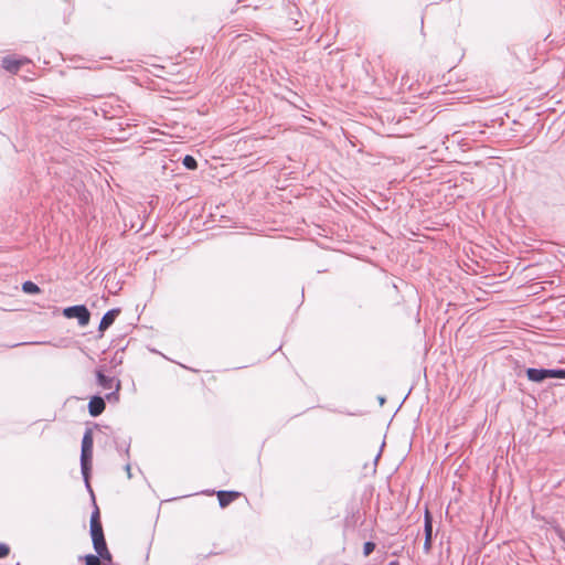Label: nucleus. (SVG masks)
I'll list each match as a JSON object with an SVG mask.
<instances>
[{"label":"nucleus","mask_w":565,"mask_h":565,"mask_svg":"<svg viewBox=\"0 0 565 565\" xmlns=\"http://www.w3.org/2000/svg\"><path fill=\"white\" fill-rule=\"evenodd\" d=\"M93 447H94V438L93 431L87 429L82 439V454H81V466L82 471L85 476H87L93 458Z\"/></svg>","instance_id":"nucleus-1"},{"label":"nucleus","mask_w":565,"mask_h":565,"mask_svg":"<svg viewBox=\"0 0 565 565\" xmlns=\"http://www.w3.org/2000/svg\"><path fill=\"white\" fill-rule=\"evenodd\" d=\"M90 535L95 550L107 545L104 536L103 525L100 522V512L98 508L95 509L90 516Z\"/></svg>","instance_id":"nucleus-2"},{"label":"nucleus","mask_w":565,"mask_h":565,"mask_svg":"<svg viewBox=\"0 0 565 565\" xmlns=\"http://www.w3.org/2000/svg\"><path fill=\"white\" fill-rule=\"evenodd\" d=\"M63 315L68 319L76 318L82 327L87 326L90 319L88 309L83 305L67 307L63 310Z\"/></svg>","instance_id":"nucleus-3"},{"label":"nucleus","mask_w":565,"mask_h":565,"mask_svg":"<svg viewBox=\"0 0 565 565\" xmlns=\"http://www.w3.org/2000/svg\"><path fill=\"white\" fill-rule=\"evenodd\" d=\"M383 446H384V441H382L381 445H379V441H376V444L371 452V462H364L363 475L365 477L373 476L376 472L377 461L382 455Z\"/></svg>","instance_id":"nucleus-4"},{"label":"nucleus","mask_w":565,"mask_h":565,"mask_svg":"<svg viewBox=\"0 0 565 565\" xmlns=\"http://www.w3.org/2000/svg\"><path fill=\"white\" fill-rule=\"evenodd\" d=\"M424 531H425V541H424V551L425 553H429L431 550V539H433V520L429 511L426 509L424 515Z\"/></svg>","instance_id":"nucleus-5"},{"label":"nucleus","mask_w":565,"mask_h":565,"mask_svg":"<svg viewBox=\"0 0 565 565\" xmlns=\"http://www.w3.org/2000/svg\"><path fill=\"white\" fill-rule=\"evenodd\" d=\"M30 63L26 57L15 58L13 56H6L2 58V67L10 73H18L21 66Z\"/></svg>","instance_id":"nucleus-6"},{"label":"nucleus","mask_w":565,"mask_h":565,"mask_svg":"<svg viewBox=\"0 0 565 565\" xmlns=\"http://www.w3.org/2000/svg\"><path fill=\"white\" fill-rule=\"evenodd\" d=\"M216 495H217V500H218L220 505L222 508H226L232 502L237 500L242 495V493L237 492V491H218L216 493Z\"/></svg>","instance_id":"nucleus-7"},{"label":"nucleus","mask_w":565,"mask_h":565,"mask_svg":"<svg viewBox=\"0 0 565 565\" xmlns=\"http://www.w3.org/2000/svg\"><path fill=\"white\" fill-rule=\"evenodd\" d=\"M105 401L99 396H93L88 403V412L92 416H99L105 411Z\"/></svg>","instance_id":"nucleus-8"},{"label":"nucleus","mask_w":565,"mask_h":565,"mask_svg":"<svg viewBox=\"0 0 565 565\" xmlns=\"http://www.w3.org/2000/svg\"><path fill=\"white\" fill-rule=\"evenodd\" d=\"M120 313V309H111L109 311H107L100 322H99V327H98V330L100 332H104L105 330H107L115 321V319L119 316Z\"/></svg>","instance_id":"nucleus-9"},{"label":"nucleus","mask_w":565,"mask_h":565,"mask_svg":"<svg viewBox=\"0 0 565 565\" xmlns=\"http://www.w3.org/2000/svg\"><path fill=\"white\" fill-rule=\"evenodd\" d=\"M97 380H98L99 385L102 387H104L105 390L115 388V391L118 392L119 388H120V382L119 381H116L113 377H107L106 375H104L100 372L97 373Z\"/></svg>","instance_id":"nucleus-10"},{"label":"nucleus","mask_w":565,"mask_h":565,"mask_svg":"<svg viewBox=\"0 0 565 565\" xmlns=\"http://www.w3.org/2000/svg\"><path fill=\"white\" fill-rule=\"evenodd\" d=\"M545 369L529 367L526 370V376L530 381L540 383L546 380Z\"/></svg>","instance_id":"nucleus-11"},{"label":"nucleus","mask_w":565,"mask_h":565,"mask_svg":"<svg viewBox=\"0 0 565 565\" xmlns=\"http://www.w3.org/2000/svg\"><path fill=\"white\" fill-rule=\"evenodd\" d=\"M546 379H565V369H545Z\"/></svg>","instance_id":"nucleus-12"},{"label":"nucleus","mask_w":565,"mask_h":565,"mask_svg":"<svg viewBox=\"0 0 565 565\" xmlns=\"http://www.w3.org/2000/svg\"><path fill=\"white\" fill-rule=\"evenodd\" d=\"M22 290L25 294H39L41 291L39 286L36 284H34L33 281H30V280H28V281L22 284Z\"/></svg>","instance_id":"nucleus-13"},{"label":"nucleus","mask_w":565,"mask_h":565,"mask_svg":"<svg viewBox=\"0 0 565 565\" xmlns=\"http://www.w3.org/2000/svg\"><path fill=\"white\" fill-rule=\"evenodd\" d=\"M95 551L98 554L99 559L102 558L104 561L111 562V554L108 551L107 545L99 547Z\"/></svg>","instance_id":"nucleus-14"},{"label":"nucleus","mask_w":565,"mask_h":565,"mask_svg":"<svg viewBox=\"0 0 565 565\" xmlns=\"http://www.w3.org/2000/svg\"><path fill=\"white\" fill-rule=\"evenodd\" d=\"M183 166L190 170H194L198 167V162L192 156L188 154L183 158Z\"/></svg>","instance_id":"nucleus-15"},{"label":"nucleus","mask_w":565,"mask_h":565,"mask_svg":"<svg viewBox=\"0 0 565 565\" xmlns=\"http://www.w3.org/2000/svg\"><path fill=\"white\" fill-rule=\"evenodd\" d=\"M86 565H100V559L98 556L89 554L85 556Z\"/></svg>","instance_id":"nucleus-16"},{"label":"nucleus","mask_w":565,"mask_h":565,"mask_svg":"<svg viewBox=\"0 0 565 565\" xmlns=\"http://www.w3.org/2000/svg\"><path fill=\"white\" fill-rule=\"evenodd\" d=\"M375 548V544L373 542H366L363 546L364 556L370 555Z\"/></svg>","instance_id":"nucleus-17"},{"label":"nucleus","mask_w":565,"mask_h":565,"mask_svg":"<svg viewBox=\"0 0 565 565\" xmlns=\"http://www.w3.org/2000/svg\"><path fill=\"white\" fill-rule=\"evenodd\" d=\"M9 554H10V547L4 543H0V558H4Z\"/></svg>","instance_id":"nucleus-18"},{"label":"nucleus","mask_w":565,"mask_h":565,"mask_svg":"<svg viewBox=\"0 0 565 565\" xmlns=\"http://www.w3.org/2000/svg\"><path fill=\"white\" fill-rule=\"evenodd\" d=\"M379 402H380V405H383V404L385 403V398H384V397H382V396H380V397H379Z\"/></svg>","instance_id":"nucleus-19"}]
</instances>
